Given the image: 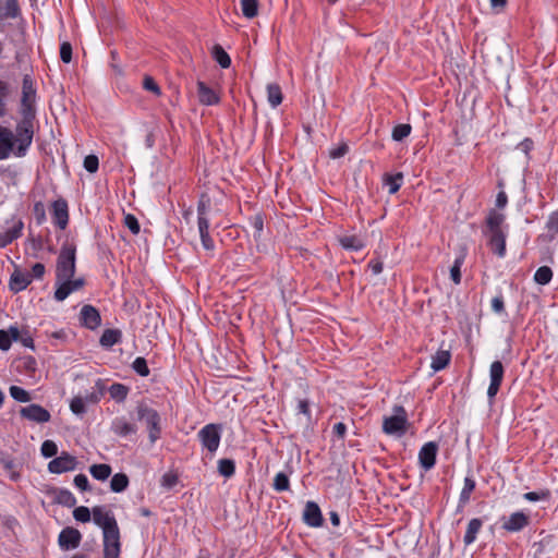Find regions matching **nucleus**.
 I'll return each instance as SVG.
<instances>
[{"label": "nucleus", "mask_w": 558, "mask_h": 558, "mask_svg": "<svg viewBox=\"0 0 558 558\" xmlns=\"http://www.w3.org/2000/svg\"><path fill=\"white\" fill-rule=\"evenodd\" d=\"M33 135L34 126L29 118H24L17 123L15 135L10 129L0 126V160L9 158L12 153L17 157L25 156Z\"/></svg>", "instance_id": "nucleus-1"}, {"label": "nucleus", "mask_w": 558, "mask_h": 558, "mask_svg": "<svg viewBox=\"0 0 558 558\" xmlns=\"http://www.w3.org/2000/svg\"><path fill=\"white\" fill-rule=\"evenodd\" d=\"M76 247L72 243H64L60 250L57 266V283L64 279H71L75 274Z\"/></svg>", "instance_id": "nucleus-2"}, {"label": "nucleus", "mask_w": 558, "mask_h": 558, "mask_svg": "<svg viewBox=\"0 0 558 558\" xmlns=\"http://www.w3.org/2000/svg\"><path fill=\"white\" fill-rule=\"evenodd\" d=\"M395 414L391 416L384 417L383 430L387 435H403L407 430V412L401 405H397L393 409Z\"/></svg>", "instance_id": "nucleus-3"}, {"label": "nucleus", "mask_w": 558, "mask_h": 558, "mask_svg": "<svg viewBox=\"0 0 558 558\" xmlns=\"http://www.w3.org/2000/svg\"><path fill=\"white\" fill-rule=\"evenodd\" d=\"M104 558H119L121 553L120 530L118 524L102 531Z\"/></svg>", "instance_id": "nucleus-4"}, {"label": "nucleus", "mask_w": 558, "mask_h": 558, "mask_svg": "<svg viewBox=\"0 0 558 558\" xmlns=\"http://www.w3.org/2000/svg\"><path fill=\"white\" fill-rule=\"evenodd\" d=\"M221 427L218 424H207L197 434L202 446L209 452L214 453L217 451L220 438Z\"/></svg>", "instance_id": "nucleus-5"}, {"label": "nucleus", "mask_w": 558, "mask_h": 558, "mask_svg": "<svg viewBox=\"0 0 558 558\" xmlns=\"http://www.w3.org/2000/svg\"><path fill=\"white\" fill-rule=\"evenodd\" d=\"M77 460L66 451L48 463V471L53 474H61L76 469Z\"/></svg>", "instance_id": "nucleus-6"}, {"label": "nucleus", "mask_w": 558, "mask_h": 558, "mask_svg": "<svg viewBox=\"0 0 558 558\" xmlns=\"http://www.w3.org/2000/svg\"><path fill=\"white\" fill-rule=\"evenodd\" d=\"M505 374L504 365L500 361H494L489 367L490 384L487 389V397L490 403H493L496 395L499 391Z\"/></svg>", "instance_id": "nucleus-7"}, {"label": "nucleus", "mask_w": 558, "mask_h": 558, "mask_svg": "<svg viewBox=\"0 0 558 558\" xmlns=\"http://www.w3.org/2000/svg\"><path fill=\"white\" fill-rule=\"evenodd\" d=\"M530 524V517L522 511L511 513L501 519V529L510 533L522 531Z\"/></svg>", "instance_id": "nucleus-8"}, {"label": "nucleus", "mask_w": 558, "mask_h": 558, "mask_svg": "<svg viewBox=\"0 0 558 558\" xmlns=\"http://www.w3.org/2000/svg\"><path fill=\"white\" fill-rule=\"evenodd\" d=\"M22 417L35 422V423H47L50 421V413L39 404H29L20 410Z\"/></svg>", "instance_id": "nucleus-9"}, {"label": "nucleus", "mask_w": 558, "mask_h": 558, "mask_svg": "<svg viewBox=\"0 0 558 558\" xmlns=\"http://www.w3.org/2000/svg\"><path fill=\"white\" fill-rule=\"evenodd\" d=\"M437 451L438 445L434 441H428L421 448L418 452V461L425 471L434 468L436 463Z\"/></svg>", "instance_id": "nucleus-10"}, {"label": "nucleus", "mask_w": 558, "mask_h": 558, "mask_svg": "<svg viewBox=\"0 0 558 558\" xmlns=\"http://www.w3.org/2000/svg\"><path fill=\"white\" fill-rule=\"evenodd\" d=\"M303 522L311 527L323 525L324 519L320 508L315 501H307L303 511Z\"/></svg>", "instance_id": "nucleus-11"}, {"label": "nucleus", "mask_w": 558, "mask_h": 558, "mask_svg": "<svg viewBox=\"0 0 558 558\" xmlns=\"http://www.w3.org/2000/svg\"><path fill=\"white\" fill-rule=\"evenodd\" d=\"M84 286V280L77 278L72 280L64 279L58 283V288L54 291V299L59 302L64 301L72 292L80 290Z\"/></svg>", "instance_id": "nucleus-12"}, {"label": "nucleus", "mask_w": 558, "mask_h": 558, "mask_svg": "<svg viewBox=\"0 0 558 558\" xmlns=\"http://www.w3.org/2000/svg\"><path fill=\"white\" fill-rule=\"evenodd\" d=\"M137 418L145 422L147 429L160 426V416L156 410L146 403H140L136 408Z\"/></svg>", "instance_id": "nucleus-13"}, {"label": "nucleus", "mask_w": 558, "mask_h": 558, "mask_svg": "<svg viewBox=\"0 0 558 558\" xmlns=\"http://www.w3.org/2000/svg\"><path fill=\"white\" fill-rule=\"evenodd\" d=\"M51 210L53 222L61 230H64L69 222L68 203L64 199L54 201L52 203Z\"/></svg>", "instance_id": "nucleus-14"}, {"label": "nucleus", "mask_w": 558, "mask_h": 558, "mask_svg": "<svg viewBox=\"0 0 558 558\" xmlns=\"http://www.w3.org/2000/svg\"><path fill=\"white\" fill-rule=\"evenodd\" d=\"M82 535L78 530L65 527L59 534V545L63 549L76 548L81 543Z\"/></svg>", "instance_id": "nucleus-15"}, {"label": "nucleus", "mask_w": 558, "mask_h": 558, "mask_svg": "<svg viewBox=\"0 0 558 558\" xmlns=\"http://www.w3.org/2000/svg\"><path fill=\"white\" fill-rule=\"evenodd\" d=\"M93 521L96 525L100 526L102 531L114 527L117 525V520L112 513L109 511H105L104 507L96 506L92 510Z\"/></svg>", "instance_id": "nucleus-16"}, {"label": "nucleus", "mask_w": 558, "mask_h": 558, "mask_svg": "<svg viewBox=\"0 0 558 558\" xmlns=\"http://www.w3.org/2000/svg\"><path fill=\"white\" fill-rule=\"evenodd\" d=\"M80 316L82 325L88 329H96L100 326V314L92 305H84L81 310Z\"/></svg>", "instance_id": "nucleus-17"}, {"label": "nucleus", "mask_w": 558, "mask_h": 558, "mask_svg": "<svg viewBox=\"0 0 558 558\" xmlns=\"http://www.w3.org/2000/svg\"><path fill=\"white\" fill-rule=\"evenodd\" d=\"M489 236L488 245L493 253L498 257H504L506 254V233L505 231L487 232Z\"/></svg>", "instance_id": "nucleus-18"}, {"label": "nucleus", "mask_w": 558, "mask_h": 558, "mask_svg": "<svg viewBox=\"0 0 558 558\" xmlns=\"http://www.w3.org/2000/svg\"><path fill=\"white\" fill-rule=\"evenodd\" d=\"M211 211V199L208 194L203 193L199 196L197 203V225L198 227L205 221V225H209V215Z\"/></svg>", "instance_id": "nucleus-19"}, {"label": "nucleus", "mask_w": 558, "mask_h": 558, "mask_svg": "<svg viewBox=\"0 0 558 558\" xmlns=\"http://www.w3.org/2000/svg\"><path fill=\"white\" fill-rule=\"evenodd\" d=\"M111 430L118 436L125 437L136 433L137 427L135 424L128 422L124 417H117L112 421Z\"/></svg>", "instance_id": "nucleus-20"}, {"label": "nucleus", "mask_w": 558, "mask_h": 558, "mask_svg": "<svg viewBox=\"0 0 558 558\" xmlns=\"http://www.w3.org/2000/svg\"><path fill=\"white\" fill-rule=\"evenodd\" d=\"M338 241L347 251H361L366 244L364 238L355 234L339 236Z\"/></svg>", "instance_id": "nucleus-21"}, {"label": "nucleus", "mask_w": 558, "mask_h": 558, "mask_svg": "<svg viewBox=\"0 0 558 558\" xmlns=\"http://www.w3.org/2000/svg\"><path fill=\"white\" fill-rule=\"evenodd\" d=\"M197 94L203 105L211 106L219 101L217 94L203 82L197 83Z\"/></svg>", "instance_id": "nucleus-22"}, {"label": "nucleus", "mask_w": 558, "mask_h": 558, "mask_svg": "<svg viewBox=\"0 0 558 558\" xmlns=\"http://www.w3.org/2000/svg\"><path fill=\"white\" fill-rule=\"evenodd\" d=\"M32 282V278L29 274H23L21 271H14L11 275L10 279V289L13 292H20L27 288V286Z\"/></svg>", "instance_id": "nucleus-23"}, {"label": "nucleus", "mask_w": 558, "mask_h": 558, "mask_svg": "<svg viewBox=\"0 0 558 558\" xmlns=\"http://www.w3.org/2000/svg\"><path fill=\"white\" fill-rule=\"evenodd\" d=\"M23 222L19 220L11 229L0 232V248L5 247L21 236Z\"/></svg>", "instance_id": "nucleus-24"}, {"label": "nucleus", "mask_w": 558, "mask_h": 558, "mask_svg": "<svg viewBox=\"0 0 558 558\" xmlns=\"http://www.w3.org/2000/svg\"><path fill=\"white\" fill-rule=\"evenodd\" d=\"M20 15V7L17 0H5L3 5L0 4V21L15 19Z\"/></svg>", "instance_id": "nucleus-25"}, {"label": "nucleus", "mask_w": 558, "mask_h": 558, "mask_svg": "<svg viewBox=\"0 0 558 558\" xmlns=\"http://www.w3.org/2000/svg\"><path fill=\"white\" fill-rule=\"evenodd\" d=\"M122 338V332L119 329H106L100 337V344L105 348H111L119 343Z\"/></svg>", "instance_id": "nucleus-26"}, {"label": "nucleus", "mask_w": 558, "mask_h": 558, "mask_svg": "<svg viewBox=\"0 0 558 558\" xmlns=\"http://www.w3.org/2000/svg\"><path fill=\"white\" fill-rule=\"evenodd\" d=\"M482 520L477 518H474L469 522L463 537V542L465 545H470L476 539L477 533L482 529Z\"/></svg>", "instance_id": "nucleus-27"}, {"label": "nucleus", "mask_w": 558, "mask_h": 558, "mask_svg": "<svg viewBox=\"0 0 558 558\" xmlns=\"http://www.w3.org/2000/svg\"><path fill=\"white\" fill-rule=\"evenodd\" d=\"M36 92L33 88V84L31 80L26 76L23 80V95H22V106L24 108H31L35 100Z\"/></svg>", "instance_id": "nucleus-28"}, {"label": "nucleus", "mask_w": 558, "mask_h": 558, "mask_svg": "<svg viewBox=\"0 0 558 558\" xmlns=\"http://www.w3.org/2000/svg\"><path fill=\"white\" fill-rule=\"evenodd\" d=\"M105 393L104 385L100 380L96 383V386L92 389V391H87L85 395H82L84 398V402L86 404H96L100 401Z\"/></svg>", "instance_id": "nucleus-29"}, {"label": "nucleus", "mask_w": 558, "mask_h": 558, "mask_svg": "<svg viewBox=\"0 0 558 558\" xmlns=\"http://www.w3.org/2000/svg\"><path fill=\"white\" fill-rule=\"evenodd\" d=\"M450 362V353L448 351H437L436 354L432 357L430 367L434 372H438L444 369Z\"/></svg>", "instance_id": "nucleus-30"}, {"label": "nucleus", "mask_w": 558, "mask_h": 558, "mask_svg": "<svg viewBox=\"0 0 558 558\" xmlns=\"http://www.w3.org/2000/svg\"><path fill=\"white\" fill-rule=\"evenodd\" d=\"M240 5L244 17L252 20L257 16L259 8L258 0H241Z\"/></svg>", "instance_id": "nucleus-31"}, {"label": "nucleus", "mask_w": 558, "mask_h": 558, "mask_svg": "<svg viewBox=\"0 0 558 558\" xmlns=\"http://www.w3.org/2000/svg\"><path fill=\"white\" fill-rule=\"evenodd\" d=\"M129 486V477L124 473H117L111 477L110 488L114 493H122Z\"/></svg>", "instance_id": "nucleus-32"}, {"label": "nucleus", "mask_w": 558, "mask_h": 558, "mask_svg": "<svg viewBox=\"0 0 558 558\" xmlns=\"http://www.w3.org/2000/svg\"><path fill=\"white\" fill-rule=\"evenodd\" d=\"M54 500L57 504L69 508L74 507L76 504L74 495L70 490L63 488L56 490Z\"/></svg>", "instance_id": "nucleus-33"}, {"label": "nucleus", "mask_w": 558, "mask_h": 558, "mask_svg": "<svg viewBox=\"0 0 558 558\" xmlns=\"http://www.w3.org/2000/svg\"><path fill=\"white\" fill-rule=\"evenodd\" d=\"M475 481L472 477L466 476L464 478V485L459 498V505L461 507H464L469 502L471 494L475 489Z\"/></svg>", "instance_id": "nucleus-34"}, {"label": "nucleus", "mask_w": 558, "mask_h": 558, "mask_svg": "<svg viewBox=\"0 0 558 558\" xmlns=\"http://www.w3.org/2000/svg\"><path fill=\"white\" fill-rule=\"evenodd\" d=\"M92 476L98 481H106L111 474V466L106 463L93 464L89 468Z\"/></svg>", "instance_id": "nucleus-35"}, {"label": "nucleus", "mask_w": 558, "mask_h": 558, "mask_svg": "<svg viewBox=\"0 0 558 558\" xmlns=\"http://www.w3.org/2000/svg\"><path fill=\"white\" fill-rule=\"evenodd\" d=\"M505 221V216L502 214H499L497 211H490V214L487 217V232H494V231H504L502 223Z\"/></svg>", "instance_id": "nucleus-36"}, {"label": "nucleus", "mask_w": 558, "mask_h": 558, "mask_svg": "<svg viewBox=\"0 0 558 558\" xmlns=\"http://www.w3.org/2000/svg\"><path fill=\"white\" fill-rule=\"evenodd\" d=\"M213 57L222 69H228L231 65V59H230L229 54L225 51V49L220 45L214 46Z\"/></svg>", "instance_id": "nucleus-37"}, {"label": "nucleus", "mask_w": 558, "mask_h": 558, "mask_svg": "<svg viewBox=\"0 0 558 558\" xmlns=\"http://www.w3.org/2000/svg\"><path fill=\"white\" fill-rule=\"evenodd\" d=\"M267 99L271 107L276 108L282 101L281 88L278 84H269L267 86Z\"/></svg>", "instance_id": "nucleus-38"}, {"label": "nucleus", "mask_w": 558, "mask_h": 558, "mask_svg": "<svg viewBox=\"0 0 558 558\" xmlns=\"http://www.w3.org/2000/svg\"><path fill=\"white\" fill-rule=\"evenodd\" d=\"M208 229H209V225H205V221L203 220V222L198 227L202 245L205 250L213 251L215 247V244H214L213 239L209 235Z\"/></svg>", "instance_id": "nucleus-39"}, {"label": "nucleus", "mask_w": 558, "mask_h": 558, "mask_svg": "<svg viewBox=\"0 0 558 558\" xmlns=\"http://www.w3.org/2000/svg\"><path fill=\"white\" fill-rule=\"evenodd\" d=\"M10 96V85L0 80V119L3 118L7 112V100Z\"/></svg>", "instance_id": "nucleus-40"}, {"label": "nucleus", "mask_w": 558, "mask_h": 558, "mask_svg": "<svg viewBox=\"0 0 558 558\" xmlns=\"http://www.w3.org/2000/svg\"><path fill=\"white\" fill-rule=\"evenodd\" d=\"M129 389L122 384H112L109 388L110 397L117 402H122L128 396Z\"/></svg>", "instance_id": "nucleus-41"}, {"label": "nucleus", "mask_w": 558, "mask_h": 558, "mask_svg": "<svg viewBox=\"0 0 558 558\" xmlns=\"http://www.w3.org/2000/svg\"><path fill=\"white\" fill-rule=\"evenodd\" d=\"M551 278L553 270L548 266L539 267L534 275V280L542 286L549 283Z\"/></svg>", "instance_id": "nucleus-42"}, {"label": "nucleus", "mask_w": 558, "mask_h": 558, "mask_svg": "<svg viewBox=\"0 0 558 558\" xmlns=\"http://www.w3.org/2000/svg\"><path fill=\"white\" fill-rule=\"evenodd\" d=\"M411 125L408 124V123H402V124H398L393 128L392 130V140L396 141V142H401L403 141L405 137H408L411 133Z\"/></svg>", "instance_id": "nucleus-43"}, {"label": "nucleus", "mask_w": 558, "mask_h": 558, "mask_svg": "<svg viewBox=\"0 0 558 558\" xmlns=\"http://www.w3.org/2000/svg\"><path fill=\"white\" fill-rule=\"evenodd\" d=\"M218 471L225 477H231L235 472V464L233 460L221 459L218 461Z\"/></svg>", "instance_id": "nucleus-44"}, {"label": "nucleus", "mask_w": 558, "mask_h": 558, "mask_svg": "<svg viewBox=\"0 0 558 558\" xmlns=\"http://www.w3.org/2000/svg\"><path fill=\"white\" fill-rule=\"evenodd\" d=\"M272 487L277 492L289 490V488H290L289 476L286 473H283V472L277 473L275 478H274Z\"/></svg>", "instance_id": "nucleus-45"}, {"label": "nucleus", "mask_w": 558, "mask_h": 558, "mask_svg": "<svg viewBox=\"0 0 558 558\" xmlns=\"http://www.w3.org/2000/svg\"><path fill=\"white\" fill-rule=\"evenodd\" d=\"M70 409L75 415H84L86 413V403L83 396H75L70 402Z\"/></svg>", "instance_id": "nucleus-46"}, {"label": "nucleus", "mask_w": 558, "mask_h": 558, "mask_svg": "<svg viewBox=\"0 0 558 558\" xmlns=\"http://www.w3.org/2000/svg\"><path fill=\"white\" fill-rule=\"evenodd\" d=\"M9 391L10 396L19 402H28L31 400L29 392L19 386H11Z\"/></svg>", "instance_id": "nucleus-47"}, {"label": "nucleus", "mask_w": 558, "mask_h": 558, "mask_svg": "<svg viewBox=\"0 0 558 558\" xmlns=\"http://www.w3.org/2000/svg\"><path fill=\"white\" fill-rule=\"evenodd\" d=\"M132 368L134 372H136L140 376L146 377L149 375V368L147 366V362L144 357L138 356L136 357L132 363Z\"/></svg>", "instance_id": "nucleus-48"}, {"label": "nucleus", "mask_w": 558, "mask_h": 558, "mask_svg": "<svg viewBox=\"0 0 558 558\" xmlns=\"http://www.w3.org/2000/svg\"><path fill=\"white\" fill-rule=\"evenodd\" d=\"M402 178H403L402 173H397L396 175L387 177L386 184L388 186L390 194H395L398 192V190L400 189V185H401Z\"/></svg>", "instance_id": "nucleus-49"}, {"label": "nucleus", "mask_w": 558, "mask_h": 558, "mask_svg": "<svg viewBox=\"0 0 558 558\" xmlns=\"http://www.w3.org/2000/svg\"><path fill=\"white\" fill-rule=\"evenodd\" d=\"M90 515H93L92 511L85 506H80L73 511V517L78 522H88L90 520Z\"/></svg>", "instance_id": "nucleus-50"}, {"label": "nucleus", "mask_w": 558, "mask_h": 558, "mask_svg": "<svg viewBox=\"0 0 558 558\" xmlns=\"http://www.w3.org/2000/svg\"><path fill=\"white\" fill-rule=\"evenodd\" d=\"M40 451L45 458H51L58 453V447L53 440H45L41 444Z\"/></svg>", "instance_id": "nucleus-51"}, {"label": "nucleus", "mask_w": 558, "mask_h": 558, "mask_svg": "<svg viewBox=\"0 0 558 558\" xmlns=\"http://www.w3.org/2000/svg\"><path fill=\"white\" fill-rule=\"evenodd\" d=\"M349 151V146L347 143L342 142L338 146L329 149V157L332 159H339L343 157Z\"/></svg>", "instance_id": "nucleus-52"}, {"label": "nucleus", "mask_w": 558, "mask_h": 558, "mask_svg": "<svg viewBox=\"0 0 558 558\" xmlns=\"http://www.w3.org/2000/svg\"><path fill=\"white\" fill-rule=\"evenodd\" d=\"M99 159L96 155H88L84 159V168L86 171L94 173L98 170Z\"/></svg>", "instance_id": "nucleus-53"}, {"label": "nucleus", "mask_w": 558, "mask_h": 558, "mask_svg": "<svg viewBox=\"0 0 558 558\" xmlns=\"http://www.w3.org/2000/svg\"><path fill=\"white\" fill-rule=\"evenodd\" d=\"M124 225L133 234H137L141 230L137 218L134 215L128 214L124 217Z\"/></svg>", "instance_id": "nucleus-54"}, {"label": "nucleus", "mask_w": 558, "mask_h": 558, "mask_svg": "<svg viewBox=\"0 0 558 558\" xmlns=\"http://www.w3.org/2000/svg\"><path fill=\"white\" fill-rule=\"evenodd\" d=\"M461 265H462V259L457 258L454 260L452 267L450 268V277L456 284H459L461 282V271H460Z\"/></svg>", "instance_id": "nucleus-55"}, {"label": "nucleus", "mask_w": 558, "mask_h": 558, "mask_svg": "<svg viewBox=\"0 0 558 558\" xmlns=\"http://www.w3.org/2000/svg\"><path fill=\"white\" fill-rule=\"evenodd\" d=\"M1 463H2L3 468H4L7 471H9V473H10V478H11L12 481H14V482L19 481V478H20V476H21V475H20V472L15 471V469H14V462H13V460H11V459H2V460H1Z\"/></svg>", "instance_id": "nucleus-56"}, {"label": "nucleus", "mask_w": 558, "mask_h": 558, "mask_svg": "<svg viewBox=\"0 0 558 558\" xmlns=\"http://www.w3.org/2000/svg\"><path fill=\"white\" fill-rule=\"evenodd\" d=\"M60 58L64 63H70L72 60V46L70 43L64 41L60 47Z\"/></svg>", "instance_id": "nucleus-57"}, {"label": "nucleus", "mask_w": 558, "mask_h": 558, "mask_svg": "<svg viewBox=\"0 0 558 558\" xmlns=\"http://www.w3.org/2000/svg\"><path fill=\"white\" fill-rule=\"evenodd\" d=\"M143 86L146 90H149L157 96H159L161 94L160 87L157 85V83L155 82V80L151 76L144 77Z\"/></svg>", "instance_id": "nucleus-58"}, {"label": "nucleus", "mask_w": 558, "mask_h": 558, "mask_svg": "<svg viewBox=\"0 0 558 558\" xmlns=\"http://www.w3.org/2000/svg\"><path fill=\"white\" fill-rule=\"evenodd\" d=\"M178 483V476L171 472L165 473L161 477V485L166 488H172Z\"/></svg>", "instance_id": "nucleus-59"}, {"label": "nucleus", "mask_w": 558, "mask_h": 558, "mask_svg": "<svg viewBox=\"0 0 558 558\" xmlns=\"http://www.w3.org/2000/svg\"><path fill=\"white\" fill-rule=\"evenodd\" d=\"M74 484L81 490L85 492V490L90 489L88 478H87V476L85 474H77L74 477Z\"/></svg>", "instance_id": "nucleus-60"}, {"label": "nucleus", "mask_w": 558, "mask_h": 558, "mask_svg": "<svg viewBox=\"0 0 558 558\" xmlns=\"http://www.w3.org/2000/svg\"><path fill=\"white\" fill-rule=\"evenodd\" d=\"M10 333L5 330H0V349L8 351L11 347Z\"/></svg>", "instance_id": "nucleus-61"}, {"label": "nucleus", "mask_w": 558, "mask_h": 558, "mask_svg": "<svg viewBox=\"0 0 558 558\" xmlns=\"http://www.w3.org/2000/svg\"><path fill=\"white\" fill-rule=\"evenodd\" d=\"M492 310L497 313V314H501L504 313L505 311V304H504V299L501 295H498V296H495L493 300H492Z\"/></svg>", "instance_id": "nucleus-62"}, {"label": "nucleus", "mask_w": 558, "mask_h": 558, "mask_svg": "<svg viewBox=\"0 0 558 558\" xmlns=\"http://www.w3.org/2000/svg\"><path fill=\"white\" fill-rule=\"evenodd\" d=\"M17 342H21L25 348L34 349L33 337L26 329H24V331Z\"/></svg>", "instance_id": "nucleus-63"}, {"label": "nucleus", "mask_w": 558, "mask_h": 558, "mask_svg": "<svg viewBox=\"0 0 558 558\" xmlns=\"http://www.w3.org/2000/svg\"><path fill=\"white\" fill-rule=\"evenodd\" d=\"M547 228L549 231L558 232V210L549 216Z\"/></svg>", "instance_id": "nucleus-64"}]
</instances>
